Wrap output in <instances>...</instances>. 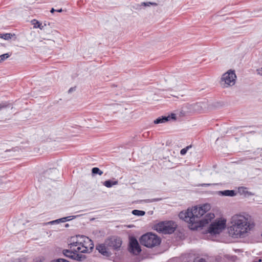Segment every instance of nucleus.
Here are the masks:
<instances>
[{
  "mask_svg": "<svg viewBox=\"0 0 262 262\" xmlns=\"http://www.w3.org/2000/svg\"><path fill=\"white\" fill-rule=\"evenodd\" d=\"M210 209L209 204H205L200 207L194 206L192 208H188L186 211H181L179 214L180 219L193 224H195L193 228L203 227L208 224L214 217L213 213L206 214L204 217L201 218Z\"/></svg>",
  "mask_w": 262,
  "mask_h": 262,
  "instance_id": "1",
  "label": "nucleus"
},
{
  "mask_svg": "<svg viewBox=\"0 0 262 262\" xmlns=\"http://www.w3.org/2000/svg\"><path fill=\"white\" fill-rule=\"evenodd\" d=\"M229 234L235 238L245 237L254 227L251 217L246 213L234 214L231 219Z\"/></svg>",
  "mask_w": 262,
  "mask_h": 262,
  "instance_id": "2",
  "label": "nucleus"
},
{
  "mask_svg": "<svg viewBox=\"0 0 262 262\" xmlns=\"http://www.w3.org/2000/svg\"><path fill=\"white\" fill-rule=\"evenodd\" d=\"M140 242L142 245L147 248H153L160 244L161 239L155 234L147 233L141 236Z\"/></svg>",
  "mask_w": 262,
  "mask_h": 262,
  "instance_id": "3",
  "label": "nucleus"
},
{
  "mask_svg": "<svg viewBox=\"0 0 262 262\" xmlns=\"http://www.w3.org/2000/svg\"><path fill=\"white\" fill-rule=\"evenodd\" d=\"M176 225L173 221L162 222L155 226V229L163 234H171L175 231Z\"/></svg>",
  "mask_w": 262,
  "mask_h": 262,
  "instance_id": "4",
  "label": "nucleus"
},
{
  "mask_svg": "<svg viewBox=\"0 0 262 262\" xmlns=\"http://www.w3.org/2000/svg\"><path fill=\"white\" fill-rule=\"evenodd\" d=\"M226 227V220H218L210 224L208 232L211 234H219Z\"/></svg>",
  "mask_w": 262,
  "mask_h": 262,
  "instance_id": "5",
  "label": "nucleus"
},
{
  "mask_svg": "<svg viewBox=\"0 0 262 262\" xmlns=\"http://www.w3.org/2000/svg\"><path fill=\"white\" fill-rule=\"evenodd\" d=\"M84 238L85 239L84 243H82L81 246L74 248V251L83 253H90L92 251L94 248V244L92 241L89 237Z\"/></svg>",
  "mask_w": 262,
  "mask_h": 262,
  "instance_id": "6",
  "label": "nucleus"
},
{
  "mask_svg": "<svg viewBox=\"0 0 262 262\" xmlns=\"http://www.w3.org/2000/svg\"><path fill=\"white\" fill-rule=\"evenodd\" d=\"M236 75L234 71H229L223 75L222 78V84L224 87L233 85L235 82Z\"/></svg>",
  "mask_w": 262,
  "mask_h": 262,
  "instance_id": "7",
  "label": "nucleus"
},
{
  "mask_svg": "<svg viewBox=\"0 0 262 262\" xmlns=\"http://www.w3.org/2000/svg\"><path fill=\"white\" fill-rule=\"evenodd\" d=\"M58 173V171L56 168L49 169L40 175L38 181L45 184V182L49 180H52L56 179Z\"/></svg>",
  "mask_w": 262,
  "mask_h": 262,
  "instance_id": "8",
  "label": "nucleus"
},
{
  "mask_svg": "<svg viewBox=\"0 0 262 262\" xmlns=\"http://www.w3.org/2000/svg\"><path fill=\"white\" fill-rule=\"evenodd\" d=\"M129 251L135 255L139 254L141 251L139 243L134 237H132L129 238Z\"/></svg>",
  "mask_w": 262,
  "mask_h": 262,
  "instance_id": "9",
  "label": "nucleus"
},
{
  "mask_svg": "<svg viewBox=\"0 0 262 262\" xmlns=\"http://www.w3.org/2000/svg\"><path fill=\"white\" fill-rule=\"evenodd\" d=\"M105 244L107 247H110L112 249L118 250L122 245V241L118 237H112L105 240Z\"/></svg>",
  "mask_w": 262,
  "mask_h": 262,
  "instance_id": "10",
  "label": "nucleus"
},
{
  "mask_svg": "<svg viewBox=\"0 0 262 262\" xmlns=\"http://www.w3.org/2000/svg\"><path fill=\"white\" fill-rule=\"evenodd\" d=\"M84 237H87L84 235H78L75 237H72L70 239V243L69 246L70 248L73 247H78L81 246L84 241H85Z\"/></svg>",
  "mask_w": 262,
  "mask_h": 262,
  "instance_id": "11",
  "label": "nucleus"
},
{
  "mask_svg": "<svg viewBox=\"0 0 262 262\" xmlns=\"http://www.w3.org/2000/svg\"><path fill=\"white\" fill-rule=\"evenodd\" d=\"M171 119L176 120V116L174 114H171V115L167 116H161L154 120V122L155 124H159L165 123Z\"/></svg>",
  "mask_w": 262,
  "mask_h": 262,
  "instance_id": "12",
  "label": "nucleus"
},
{
  "mask_svg": "<svg viewBox=\"0 0 262 262\" xmlns=\"http://www.w3.org/2000/svg\"><path fill=\"white\" fill-rule=\"evenodd\" d=\"M106 246L107 245L105 244V242L103 244H100L97 245L96 247V249L102 255L108 257L111 255V253L108 251Z\"/></svg>",
  "mask_w": 262,
  "mask_h": 262,
  "instance_id": "13",
  "label": "nucleus"
},
{
  "mask_svg": "<svg viewBox=\"0 0 262 262\" xmlns=\"http://www.w3.org/2000/svg\"><path fill=\"white\" fill-rule=\"evenodd\" d=\"M188 107L189 110V112H199L202 110V103L200 102L192 103V104H187L186 105Z\"/></svg>",
  "mask_w": 262,
  "mask_h": 262,
  "instance_id": "14",
  "label": "nucleus"
},
{
  "mask_svg": "<svg viewBox=\"0 0 262 262\" xmlns=\"http://www.w3.org/2000/svg\"><path fill=\"white\" fill-rule=\"evenodd\" d=\"M157 4L156 3H152L150 2H143L141 3L140 5L139 4H135L133 5V7L134 9L136 10H141L143 7H149L150 6H157Z\"/></svg>",
  "mask_w": 262,
  "mask_h": 262,
  "instance_id": "15",
  "label": "nucleus"
},
{
  "mask_svg": "<svg viewBox=\"0 0 262 262\" xmlns=\"http://www.w3.org/2000/svg\"><path fill=\"white\" fill-rule=\"evenodd\" d=\"M218 194L224 196H233L236 195V192L233 190H226L224 191H219Z\"/></svg>",
  "mask_w": 262,
  "mask_h": 262,
  "instance_id": "16",
  "label": "nucleus"
},
{
  "mask_svg": "<svg viewBox=\"0 0 262 262\" xmlns=\"http://www.w3.org/2000/svg\"><path fill=\"white\" fill-rule=\"evenodd\" d=\"M74 248H75L73 247L72 248H70V250L64 249L62 251V253L64 254V255L66 256V257L73 258V254H74L75 252V251L73 250Z\"/></svg>",
  "mask_w": 262,
  "mask_h": 262,
  "instance_id": "17",
  "label": "nucleus"
},
{
  "mask_svg": "<svg viewBox=\"0 0 262 262\" xmlns=\"http://www.w3.org/2000/svg\"><path fill=\"white\" fill-rule=\"evenodd\" d=\"M77 252H75L74 254H73V257L72 259L76 260L79 261H82L86 258L85 255H82L81 254H78L77 253Z\"/></svg>",
  "mask_w": 262,
  "mask_h": 262,
  "instance_id": "18",
  "label": "nucleus"
},
{
  "mask_svg": "<svg viewBox=\"0 0 262 262\" xmlns=\"http://www.w3.org/2000/svg\"><path fill=\"white\" fill-rule=\"evenodd\" d=\"M118 184V181H112L111 180H106L103 183V185L107 188H111L113 186L117 185Z\"/></svg>",
  "mask_w": 262,
  "mask_h": 262,
  "instance_id": "19",
  "label": "nucleus"
},
{
  "mask_svg": "<svg viewBox=\"0 0 262 262\" xmlns=\"http://www.w3.org/2000/svg\"><path fill=\"white\" fill-rule=\"evenodd\" d=\"M32 23L34 25V28H39L41 30L43 29L44 26L46 25V24H45L44 25H42L41 23L36 19L32 20Z\"/></svg>",
  "mask_w": 262,
  "mask_h": 262,
  "instance_id": "20",
  "label": "nucleus"
},
{
  "mask_svg": "<svg viewBox=\"0 0 262 262\" xmlns=\"http://www.w3.org/2000/svg\"><path fill=\"white\" fill-rule=\"evenodd\" d=\"M15 37V39H16L15 35V34H12V33H5L3 34L2 36V38L8 40L12 38V37Z\"/></svg>",
  "mask_w": 262,
  "mask_h": 262,
  "instance_id": "21",
  "label": "nucleus"
},
{
  "mask_svg": "<svg viewBox=\"0 0 262 262\" xmlns=\"http://www.w3.org/2000/svg\"><path fill=\"white\" fill-rule=\"evenodd\" d=\"M92 173L93 174H99V176H101L103 174V171H101L98 167H94L92 169Z\"/></svg>",
  "mask_w": 262,
  "mask_h": 262,
  "instance_id": "22",
  "label": "nucleus"
},
{
  "mask_svg": "<svg viewBox=\"0 0 262 262\" xmlns=\"http://www.w3.org/2000/svg\"><path fill=\"white\" fill-rule=\"evenodd\" d=\"M132 213H133V214H134L135 215L143 216L145 214V211H142V210H139L135 209L132 211Z\"/></svg>",
  "mask_w": 262,
  "mask_h": 262,
  "instance_id": "23",
  "label": "nucleus"
},
{
  "mask_svg": "<svg viewBox=\"0 0 262 262\" xmlns=\"http://www.w3.org/2000/svg\"><path fill=\"white\" fill-rule=\"evenodd\" d=\"M9 57L10 54H9L8 53L4 54L3 55H0V62L4 61Z\"/></svg>",
  "mask_w": 262,
  "mask_h": 262,
  "instance_id": "24",
  "label": "nucleus"
},
{
  "mask_svg": "<svg viewBox=\"0 0 262 262\" xmlns=\"http://www.w3.org/2000/svg\"><path fill=\"white\" fill-rule=\"evenodd\" d=\"M191 147V146L189 145V146H187L185 148L182 149L180 151V154L182 156L185 155L186 154V152H187V151L188 150V149L189 148H190Z\"/></svg>",
  "mask_w": 262,
  "mask_h": 262,
  "instance_id": "25",
  "label": "nucleus"
},
{
  "mask_svg": "<svg viewBox=\"0 0 262 262\" xmlns=\"http://www.w3.org/2000/svg\"><path fill=\"white\" fill-rule=\"evenodd\" d=\"M161 200V198H155V199H152L145 200L144 201V202H145V203H152V202H158V201H159Z\"/></svg>",
  "mask_w": 262,
  "mask_h": 262,
  "instance_id": "26",
  "label": "nucleus"
},
{
  "mask_svg": "<svg viewBox=\"0 0 262 262\" xmlns=\"http://www.w3.org/2000/svg\"><path fill=\"white\" fill-rule=\"evenodd\" d=\"M76 216H70L64 217V218H66V219L64 220V221H65V222L69 221L72 219H75L76 217Z\"/></svg>",
  "mask_w": 262,
  "mask_h": 262,
  "instance_id": "27",
  "label": "nucleus"
},
{
  "mask_svg": "<svg viewBox=\"0 0 262 262\" xmlns=\"http://www.w3.org/2000/svg\"><path fill=\"white\" fill-rule=\"evenodd\" d=\"M57 223H59L58 219L56 220H54V221H51V222H49L47 223V224L53 225V224H57Z\"/></svg>",
  "mask_w": 262,
  "mask_h": 262,
  "instance_id": "28",
  "label": "nucleus"
},
{
  "mask_svg": "<svg viewBox=\"0 0 262 262\" xmlns=\"http://www.w3.org/2000/svg\"><path fill=\"white\" fill-rule=\"evenodd\" d=\"M55 262H69V261L67 260L66 259H64L63 258H58V259H56Z\"/></svg>",
  "mask_w": 262,
  "mask_h": 262,
  "instance_id": "29",
  "label": "nucleus"
},
{
  "mask_svg": "<svg viewBox=\"0 0 262 262\" xmlns=\"http://www.w3.org/2000/svg\"><path fill=\"white\" fill-rule=\"evenodd\" d=\"M216 185V184L204 183V184H201L200 185L201 186H210V185Z\"/></svg>",
  "mask_w": 262,
  "mask_h": 262,
  "instance_id": "30",
  "label": "nucleus"
},
{
  "mask_svg": "<svg viewBox=\"0 0 262 262\" xmlns=\"http://www.w3.org/2000/svg\"><path fill=\"white\" fill-rule=\"evenodd\" d=\"M257 72L258 75L262 76V67L260 69L257 70Z\"/></svg>",
  "mask_w": 262,
  "mask_h": 262,
  "instance_id": "31",
  "label": "nucleus"
},
{
  "mask_svg": "<svg viewBox=\"0 0 262 262\" xmlns=\"http://www.w3.org/2000/svg\"><path fill=\"white\" fill-rule=\"evenodd\" d=\"M76 90V87H73V88H70L69 91H68V92L69 93H72V92L75 91Z\"/></svg>",
  "mask_w": 262,
  "mask_h": 262,
  "instance_id": "32",
  "label": "nucleus"
},
{
  "mask_svg": "<svg viewBox=\"0 0 262 262\" xmlns=\"http://www.w3.org/2000/svg\"><path fill=\"white\" fill-rule=\"evenodd\" d=\"M66 218H61V219H58V221H59V223H60V222H64L65 221H64V220H66Z\"/></svg>",
  "mask_w": 262,
  "mask_h": 262,
  "instance_id": "33",
  "label": "nucleus"
},
{
  "mask_svg": "<svg viewBox=\"0 0 262 262\" xmlns=\"http://www.w3.org/2000/svg\"><path fill=\"white\" fill-rule=\"evenodd\" d=\"M194 262H206V261L205 259L201 258V259H199L197 261H196Z\"/></svg>",
  "mask_w": 262,
  "mask_h": 262,
  "instance_id": "34",
  "label": "nucleus"
},
{
  "mask_svg": "<svg viewBox=\"0 0 262 262\" xmlns=\"http://www.w3.org/2000/svg\"><path fill=\"white\" fill-rule=\"evenodd\" d=\"M56 11L58 12H61L62 11V9H56Z\"/></svg>",
  "mask_w": 262,
  "mask_h": 262,
  "instance_id": "35",
  "label": "nucleus"
},
{
  "mask_svg": "<svg viewBox=\"0 0 262 262\" xmlns=\"http://www.w3.org/2000/svg\"><path fill=\"white\" fill-rule=\"evenodd\" d=\"M4 107H5V105H3L2 104H1V103H0V110H1L2 108H4Z\"/></svg>",
  "mask_w": 262,
  "mask_h": 262,
  "instance_id": "36",
  "label": "nucleus"
},
{
  "mask_svg": "<svg viewBox=\"0 0 262 262\" xmlns=\"http://www.w3.org/2000/svg\"><path fill=\"white\" fill-rule=\"evenodd\" d=\"M56 11V9H54V8H52L50 12L51 13H53L54 12Z\"/></svg>",
  "mask_w": 262,
  "mask_h": 262,
  "instance_id": "37",
  "label": "nucleus"
},
{
  "mask_svg": "<svg viewBox=\"0 0 262 262\" xmlns=\"http://www.w3.org/2000/svg\"><path fill=\"white\" fill-rule=\"evenodd\" d=\"M3 34H4L0 33V38H2V36H3Z\"/></svg>",
  "mask_w": 262,
  "mask_h": 262,
  "instance_id": "38",
  "label": "nucleus"
},
{
  "mask_svg": "<svg viewBox=\"0 0 262 262\" xmlns=\"http://www.w3.org/2000/svg\"><path fill=\"white\" fill-rule=\"evenodd\" d=\"M69 226L68 224L65 225V227H68Z\"/></svg>",
  "mask_w": 262,
  "mask_h": 262,
  "instance_id": "39",
  "label": "nucleus"
},
{
  "mask_svg": "<svg viewBox=\"0 0 262 262\" xmlns=\"http://www.w3.org/2000/svg\"><path fill=\"white\" fill-rule=\"evenodd\" d=\"M2 184V180L1 179H0V185Z\"/></svg>",
  "mask_w": 262,
  "mask_h": 262,
  "instance_id": "40",
  "label": "nucleus"
},
{
  "mask_svg": "<svg viewBox=\"0 0 262 262\" xmlns=\"http://www.w3.org/2000/svg\"><path fill=\"white\" fill-rule=\"evenodd\" d=\"M261 260L260 259H259L258 260V261H259V262H261Z\"/></svg>",
  "mask_w": 262,
  "mask_h": 262,
  "instance_id": "41",
  "label": "nucleus"
},
{
  "mask_svg": "<svg viewBox=\"0 0 262 262\" xmlns=\"http://www.w3.org/2000/svg\"><path fill=\"white\" fill-rule=\"evenodd\" d=\"M260 150H262V148H261V149H260Z\"/></svg>",
  "mask_w": 262,
  "mask_h": 262,
  "instance_id": "42",
  "label": "nucleus"
},
{
  "mask_svg": "<svg viewBox=\"0 0 262 262\" xmlns=\"http://www.w3.org/2000/svg\"><path fill=\"white\" fill-rule=\"evenodd\" d=\"M261 236H262V233H261Z\"/></svg>",
  "mask_w": 262,
  "mask_h": 262,
  "instance_id": "43",
  "label": "nucleus"
}]
</instances>
